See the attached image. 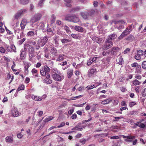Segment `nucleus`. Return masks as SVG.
<instances>
[{"label":"nucleus","instance_id":"54","mask_svg":"<svg viewBox=\"0 0 146 146\" xmlns=\"http://www.w3.org/2000/svg\"><path fill=\"white\" fill-rule=\"evenodd\" d=\"M51 52L53 53V54L56 55V54L57 52V50L55 48H53L51 49Z\"/></svg>","mask_w":146,"mask_h":146},{"label":"nucleus","instance_id":"4","mask_svg":"<svg viewBox=\"0 0 146 146\" xmlns=\"http://www.w3.org/2000/svg\"><path fill=\"white\" fill-rule=\"evenodd\" d=\"M113 45V42L111 41L110 39H107L105 41L102 48L103 49H107L110 48Z\"/></svg>","mask_w":146,"mask_h":146},{"label":"nucleus","instance_id":"52","mask_svg":"<svg viewBox=\"0 0 146 146\" xmlns=\"http://www.w3.org/2000/svg\"><path fill=\"white\" fill-rule=\"evenodd\" d=\"M92 62H93L92 60V58H91L88 60L87 64L88 66L90 65Z\"/></svg>","mask_w":146,"mask_h":146},{"label":"nucleus","instance_id":"25","mask_svg":"<svg viewBox=\"0 0 146 146\" xmlns=\"http://www.w3.org/2000/svg\"><path fill=\"white\" fill-rule=\"evenodd\" d=\"M47 32L48 34L52 36L55 33V31L52 30V29L50 28H48L47 29Z\"/></svg>","mask_w":146,"mask_h":146},{"label":"nucleus","instance_id":"18","mask_svg":"<svg viewBox=\"0 0 146 146\" xmlns=\"http://www.w3.org/2000/svg\"><path fill=\"white\" fill-rule=\"evenodd\" d=\"M73 70L72 69H68L67 70V74L68 78H70L73 74Z\"/></svg>","mask_w":146,"mask_h":146},{"label":"nucleus","instance_id":"33","mask_svg":"<svg viewBox=\"0 0 146 146\" xmlns=\"http://www.w3.org/2000/svg\"><path fill=\"white\" fill-rule=\"evenodd\" d=\"M133 25H130L129 26L126 28L125 29L130 33L131 32L132 30L133 27Z\"/></svg>","mask_w":146,"mask_h":146},{"label":"nucleus","instance_id":"46","mask_svg":"<svg viewBox=\"0 0 146 146\" xmlns=\"http://www.w3.org/2000/svg\"><path fill=\"white\" fill-rule=\"evenodd\" d=\"M114 119H113V121H117L119 119L123 118V117L122 116H121L119 117H114Z\"/></svg>","mask_w":146,"mask_h":146},{"label":"nucleus","instance_id":"45","mask_svg":"<svg viewBox=\"0 0 146 146\" xmlns=\"http://www.w3.org/2000/svg\"><path fill=\"white\" fill-rule=\"evenodd\" d=\"M55 16L54 15H52L51 18V22H50L51 23V24L53 23L55 21Z\"/></svg>","mask_w":146,"mask_h":146},{"label":"nucleus","instance_id":"37","mask_svg":"<svg viewBox=\"0 0 146 146\" xmlns=\"http://www.w3.org/2000/svg\"><path fill=\"white\" fill-rule=\"evenodd\" d=\"M64 55H60L58 58L56 59V61H62L64 59Z\"/></svg>","mask_w":146,"mask_h":146},{"label":"nucleus","instance_id":"31","mask_svg":"<svg viewBox=\"0 0 146 146\" xmlns=\"http://www.w3.org/2000/svg\"><path fill=\"white\" fill-rule=\"evenodd\" d=\"M23 11H19L15 15V17L16 19L18 18L23 13Z\"/></svg>","mask_w":146,"mask_h":146},{"label":"nucleus","instance_id":"7","mask_svg":"<svg viewBox=\"0 0 146 146\" xmlns=\"http://www.w3.org/2000/svg\"><path fill=\"white\" fill-rule=\"evenodd\" d=\"M143 52L141 50H139L137 51V54L135 56V58L137 60H140L141 58V56L143 55Z\"/></svg>","mask_w":146,"mask_h":146},{"label":"nucleus","instance_id":"58","mask_svg":"<svg viewBox=\"0 0 146 146\" xmlns=\"http://www.w3.org/2000/svg\"><path fill=\"white\" fill-rule=\"evenodd\" d=\"M107 97V96L104 95L100 96L98 98V99L100 100H101L102 99L105 98Z\"/></svg>","mask_w":146,"mask_h":146},{"label":"nucleus","instance_id":"21","mask_svg":"<svg viewBox=\"0 0 146 146\" xmlns=\"http://www.w3.org/2000/svg\"><path fill=\"white\" fill-rule=\"evenodd\" d=\"M72 22L74 23H77L79 22L80 19L78 17L75 15H72Z\"/></svg>","mask_w":146,"mask_h":146},{"label":"nucleus","instance_id":"48","mask_svg":"<svg viewBox=\"0 0 146 146\" xmlns=\"http://www.w3.org/2000/svg\"><path fill=\"white\" fill-rule=\"evenodd\" d=\"M64 1L67 3L66 5L68 7H70L71 6V5L70 3L71 2V0H64Z\"/></svg>","mask_w":146,"mask_h":146},{"label":"nucleus","instance_id":"59","mask_svg":"<svg viewBox=\"0 0 146 146\" xmlns=\"http://www.w3.org/2000/svg\"><path fill=\"white\" fill-rule=\"evenodd\" d=\"M126 121L131 124H132L133 123V120L131 119H126Z\"/></svg>","mask_w":146,"mask_h":146},{"label":"nucleus","instance_id":"53","mask_svg":"<svg viewBox=\"0 0 146 146\" xmlns=\"http://www.w3.org/2000/svg\"><path fill=\"white\" fill-rule=\"evenodd\" d=\"M142 67L143 69L146 68V61H143L141 64Z\"/></svg>","mask_w":146,"mask_h":146},{"label":"nucleus","instance_id":"40","mask_svg":"<svg viewBox=\"0 0 146 146\" xmlns=\"http://www.w3.org/2000/svg\"><path fill=\"white\" fill-rule=\"evenodd\" d=\"M20 3L23 5H26L29 3V0H21Z\"/></svg>","mask_w":146,"mask_h":146},{"label":"nucleus","instance_id":"3","mask_svg":"<svg viewBox=\"0 0 146 146\" xmlns=\"http://www.w3.org/2000/svg\"><path fill=\"white\" fill-rule=\"evenodd\" d=\"M114 23L116 25V27L118 29H122L124 28L123 25L125 24L126 22L124 20H120L118 21H114Z\"/></svg>","mask_w":146,"mask_h":146},{"label":"nucleus","instance_id":"6","mask_svg":"<svg viewBox=\"0 0 146 146\" xmlns=\"http://www.w3.org/2000/svg\"><path fill=\"white\" fill-rule=\"evenodd\" d=\"M121 136L124 139V141L127 143L132 142V140L135 137V136H126L123 135H122Z\"/></svg>","mask_w":146,"mask_h":146},{"label":"nucleus","instance_id":"41","mask_svg":"<svg viewBox=\"0 0 146 146\" xmlns=\"http://www.w3.org/2000/svg\"><path fill=\"white\" fill-rule=\"evenodd\" d=\"M134 39V36L131 35H130L128 37L126 38V40H129L130 41H131Z\"/></svg>","mask_w":146,"mask_h":146},{"label":"nucleus","instance_id":"63","mask_svg":"<svg viewBox=\"0 0 146 146\" xmlns=\"http://www.w3.org/2000/svg\"><path fill=\"white\" fill-rule=\"evenodd\" d=\"M94 87H95V85L93 84V85H91V86H90L89 87H88V86H87V87L86 88H88V90H91L92 89H93Z\"/></svg>","mask_w":146,"mask_h":146},{"label":"nucleus","instance_id":"1","mask_svg":"<svg viewBox=\"0 0 146 146\" xmlns=\"http://www.w3.org/2000/svg\"><path fill=\"white\" fill-rule=\"evenodd\" d=\"M50 71V68L47 65H44L42 69L40 70V73L42 76H44L45 75H50L49 74Z\"/></svg>","mask_w":146,"mask_h":146},{"label":"nucleus","instance_id":"49","mask_svg":"<svg viewBox=\"0 0 146 146\" xmlns=\"http://www.w3.org/2000/svg\"><path fill=\"white\" fill-rule=\"evenodd\" d=\"M40 29H43L44 27V25L43 22H41L39 25Z\"/></svg>","mask_w":146,"mask_h":146},{"label":"nucleus","instance_id":"36","mask_svg":"<svg viewBox=\"0 0 146 146\" xmlns=\"http://www.w3.org/2000/svg\"><path fill=\"white\" fill-rule=\"evenodd\" d=\"M96 72V70L95 69H92L89 71V76H91L94 74Z\"/></svg>","mask_w":146,"mask_h":146},{"label":"nucleus","instance_id":"28","mask_svg":"<svg viewBox=\"0 0 146 146\" xmlns=\"http://www.w3.org/2000/svg\"><path fill=\"white\" fill-rule=\"evenodd\" d=\"M60 40L63 44L66 43L71 41L70 40L65 38L61 39Z\"/></svg>","mask_w":146,"mask_h":146},{"label":"nucleus","instance_id":"34","mask_svg":"<svg viewBox=\"0 0 146 146\" xmlns=\"http://www.w3.org/2000/svg\"><path fill=\"white\" fill-rule=\"evenodd\" d=\"M88 13L81 12L80 13V15L83 18L86 19L88 18Z\"/></svg>","mask_w":146,"mask_h":146},{"label":"nucleus","instance_id":"17","mask_svg":"<svg viewBox=\"0 0 146 146\" xmlns=\"http://www.w3.org/2000/svg\"><path fill=\"white\" fill-rule=\"evenodd\" d=\"M92 40L98 43H100L103 42V39L102 38H99L96 36H93L92 38Z\"/></svg>","mask_w":146,"mask_h":146},{"label":"nucleus","instance_id":"8","mask_svg":"<svg viewBox=\"0 0 146 146\" xmlns=\"http://www.w3.org/2000/svg\"><path fill=\"white\" fill-rule=\"evenodd\" d=\"M11 113L13 116L15 117H18L21 113L16 108H13L11 110Z\"/></svg>","mask_w":146,"mask_h":146},{"label":"nucleus","instance_id":"38","mask_svg":"<svg viewBox=\"0 0 146 146\" xmlns=\"http://www.w3.org/2000/svg\"><path fill=\"white\" fill-rule=\"evenodd\" d=\"M25 88V86L24 85L21 84H20L17 90V91H19L21 90H24Z\"/></svg>","mask_w":146,"mask_h":146},{"label":"nucleus","instance_id":"14","mask_svg":"<svg viewBox=\"0 0 146 146\" xmlns=\"http://www.w3.org/2000/svg\"><path fill=\"white\" fill-rule=\"evenodd\" d=\"M83 7H80L79 6L76 7H74L70 10V12L71 13H74L80 10L83 9Z\"/></svg>","mask_w":146,"mask_h":146},{"label":"nucleus","instance_id":"39","mask_svg":"<svg viewBox=\"0 0 146 146\" xmlns=\"http://www.w3.org/2000/svg\"><path fill=\"white\" fill-rule=\"evenodd\" d=\"M11 52H16V48L14 45L13 44L11 45Z\"/></svg>","mask_w":146,"mask_h":146},{"label":"nucleus","instance_id":"24","mask_svg":"<svg viewBox=\"0 0 146 146\" xmlns=\"http://www.w3.org/2000/svg\"><path fill=\"white\" fill-rule=\"evenodd\" d=\"M112 101V100L110 98H108L102 101L101 103L102 104H108Z\"/></svg>","mask_w":146,"mask_h":146},{"label":"nucleus","instance_id":"62","mask_svg":"<svg viewBox=\"0 0 146 146\" xmlns=\"http://www.w3.org/2000/svg\"><path fill=\"white\" fill-rule=\"evenodd\" d=\"M117 129H119V127L117 126H112L110 127V129L111 131Z\"/></svg>","mask_w":146,"mask_h":146},{"label":"nucleus","instance_id":"15","mask_svg":"<svg viewBox=\"0 0 146 146\" xmlns=\"http://www.w3.org/2000/svg\"><path fill=\"white\" fill-rule=\"evenodd\" d=\"M129 33L128 32L127 30L125 29L123 31L122 33L119 37L118 39H122L125 36L127 35Z\"/></svg>","mask_w":146,"mask_h":146},{"label":"nucleus","instance_id":"50","mask_svg":"<svg viewBox=\"0 0 146 146\" xmlns=\"http://www.w3.org/2000/svg\"><path fill=\"white\" fill-rule=\"evenodd\" d=\"M141 94L143 97H145L146 96V88L142 91Z\"/></svg>","mask_w":146,"mask_h":146},{"label":"nucleus","instance_id":"61","mask_svg":"<svg viewBox=\"0 0 146 146\" xmlns=\"http://www.w3.org/2000/svg\"><path fill=\"white\" fill-rule=\"evenodd\" d=\"M136 104V102H131L129 103V106L130 107H132L133 106L135 105Z\"/></svg>","mask_w":146,"mask_h":146},{"label":"nucleus","instance_id":"9","mask_svg":"<svg viewBox=\"0 0 146 146\" xmlns=\"http://www.w3.org/2000/svg\"><path fill=\"white\" fill-rule=\"evenodd\" d=\"M32 31H29L27 34V36L29 37L34 36L37 35V31L36 29H33Z\"/></svg>","mask_w":146,"mask_h":146},{"label":"nucleus","instance_id":"55","mask_svg":"<svg viewBox=\"0 0 146 146\" xmlns=\"http://www.w3.org/2000/svg\"><path fill=\"white\" fill-rule=\"evenodd\" d=\"M139 65L138 64V63L136 62H134L131 64V66L133 67H136V68L139 66Z\"/></svg>","mask_w":146,"mask_h":146},{"label":"nucleus","instance_id":"47","mask_svg":"<svg viewBox=\"0 0 146 146\" xmlns=\"http://www.w3.org/2000/svg\"><path fill=\"white\" fill-rule=\"evenodd\" d=\"M24 64L25 65V67L29 68L31 66V64L28 62H24Z\"/></svg>","mask_w":146,"mask_h":146},{"label":"nucleus","instance_id":"12","mask_svg":"<svg viewBox=\"0 0 146 146\" xmlns=\"http://www.w3.org/2000/svg\"><path fill=\"white\" fill-rule=\"evenodd\" d=\"M27 20L25 19H23L21 22L20 26L21 30H24L27 25Z\"/></svg>","mask_w":146,"mask_h":146},{"label":"nucleus","instance_id":"64","mask_svg":"<svg viewBox=\"0 0 146 146\" xmlns=\"http://www.w3.org/2000/svg\"><path fill=\"white\" fill-rule=\"evenodd\" d=\"M31 72L33 74H36L38 72V71L35 68H33L32 69Z\"/></svg>","mask_w":146,"mask_h":146},{"label":"nucleus","instance_id":"57","mask_svg":"<svg viewBox=\"0 0 146 146\" xmlns=\"http://www.w3.org/2000/svg\"><path fill=\"white\" fill-rule=\"evenodd\" d=\"M5 51V49L3 47H0V52H1L2 53H4Z\"/></svg>","mask_w":146,"mask_h":146},{"label":"nucleus","instance_id":"44","mask_svg":"<svg viewBox=\"0 0 146 146\" xmlns=\"http://www.w3.org/2000/svg\"><path fill=\"white\" fill-rule=\"evenodd\" d=\"M25 52L21 51L20 54V58L21 60L25 58Z\"/></svg>","mask_w":146,"mask_h":146},{"label":"nucleus","instance_id":"19","mask_svg":"<svg viewBox=\"0 0 146 146\" xmlns=\"http://www.w3.org/2000/svg\"><path fill=\"white\" fill-rule=\"evenodd\" d=\"M74 29L76 31L80 33H82L84 31V29L79 26H76L74 28Z\"/></svg>","mask_w":146,"mask_h":146},{"label":"nucleus","instance_id":"16","mask_svg":"<svg viewBox=\"0 0 146 146\" xmlns=\"http://www.w3.org/2000/svg\"><path fill=\"white\" fill-rule=\"evenodd\" d=\"M120 50V48L117 47H113L111 48V54L115 55L116 53L118 52Z\"/></svg>","mask_w":146,"mask_h":146},{"label":"nucleus","instance_id":"2","mask_svg":"<svg viewBox=\"0 0 146 146\" xmlns=\"http://www.w3.org/2000/svg\"><path fill=\"white\" fill-rule=\"evenodd\" d=\"M42 17L41 14L40 13L35 14L31 18L30 22L33 23L36 22L40 20Z\"/></svg>","mask_w":146,"mask_h":146},{"label":"nucleus","instance_id":"13","mask_svg":"<svg viewBox=\"0 0 146 146\" xmlns=\"http://www.w3.org/2000/svg\"><path fill=\"white\" fill-rule=\"evenodd\" d=\"M53 79L57 81H61L62 79L61 76L58 74H54L52 75Z\"/></svg>","mask_w":146,"mask_h":146},{"label":"nucleus","instance_id":"20","mask_svg":"<svg viewBox=\"0 0 146 146\" xmlns=\"http://www.w3.org/2000/svg\"><path fill=\"white\" fill-rule=\"evenodd\" d=\"M31 98L33 100L37 101H40L42 100V98L40 97L36 96L34 95H32Z\"/></svg>","mask_w":146,"mask_h":146},{"label":"nucleus","instance_id":"22","mask_svg":"<svg viewBox=\"0 0 146 146\" xmlns=\"http://www.w3.org/2000/svg\"><path fill=\"white\" fill-rule=\"evenodd\" d=\"M135 73L136 74L139 73L141 74L142 73L140 65L138 66L136 68Z\"/></svg>","mask_w":146,"mask_h":146},{"label":"nucleus","instance_id":"42","mask_svg":"<svg viewBox=\"0 0 146 146\" xmlns=\"http://www.w3.org/2000/svg\"><path fill=\"white\" fill-rule=\"evenodd\" d=\"M64 29L66 31L67 33H68L70 34L71 33V31L70 30L69 28L66 26H65L64 27Z\"/></svg>","mask_w":146,"mask_h":146},{"label":"nucleus","instance_id":"35","mask_svg":"<svg viewBox=\"0 0 146 146\" xmlns=\"http://www.w3.org/2000/svg\"><path fill=\"white\" fill-rule=\"evenodd\" d=\"M132 82L133 84L135 86L139 85L141 83V82H140L136 79H135Z\"/></svg>","mask_w":146,"mask_h":146},{"label":"nucleus","instance_id":"32","mask_svg":"<svg viewBox=\"0 0 146 146\" xmlns=\"http://www.w3.org/2000/svg\"><path fill=\"white\" fill-rule=\"evenodd\" d=\"M54 117L52 116H48L47 117H46V119H45L44 121V122L46 123L47 122L52 120Z\"/></svg>","mask_w":146,"mask_h":146},{"label":"nucleus","instance_id":"29","mask_svg":"<svg viewBox=\"0 0 146 146\" xmlns=\"http://www.w3.org/2000/svg\"><path fill=\"white\" fill-rule=\"evenodd\" d=\"M72 15H68L65 18V20L68 21L72 22Z\"/></svg>","mask_w":146,"mask_h":146},{"label":"nucleus","instance_id":"10","mask_svg":"<svg viewBox=\"0 0 146 146\" xmlns=\"http://www.w3.org/2000/svg\"><path fill=\"white\" fill-rule=\"evenodd\" d=\"M46 78L44 79L43 80V82L47 84H50L52 83V80L50 79V75H45Z\"/></svg>","mask_w":146,"mask_h":146},{"label":"nucleus","instance_id":"27","mask_svg":"<svg viewBox=\"0 0 146 146\" xmlns=\"http://www.w3.org/2000/svg\"><path fill=\"white\" fill-rule=\"evenodd\" d=\"M24 47L26 51H28L33 47L31 46L29 44H26L24 45Z\"/></svg>","mask_w":146,"mask_h":146},{"label":"nucleus","instance_id":"43","mask_svg":"<svg viewBox=\"0 0 146 146\" xmlns=\"http://www.w3.org/2000/svg\"><path fill=\"white\" fill-rule=\"evenodd\" d=\"M5 47L7 51L8 52H11V47H10L9 45L7 44H5Z\"/></svg>","mask_w":146,"mask_h":146},{"label":"nucleus","instance_id":"30","mask_svg":"<svg viewBox=\"0 0 146 146\" xmlns=\"http://www.w3.org/2000/svg\"><path fill=\"white\" fill-rule=\"evenodd\" d=\"M117 36V35L115 34H113L109 36L107 39H110L111 41V40L114 39Z\"/></svg>","mask_w":146,"mask_h":146},{"label":"nucleus","instance_id":"60","mask_svg":"<svg viewBox=\"0 0 146 146\" xmlns=\"http://www.w3.org/2000/svg\"><path fill=\"white\" fill-rule=\"evenodd\" d=\"M84 90L85 88L84 86H80L78 89V90L80 92H82V90Z\"/></svg>","mask_w":146,"mask_h":146},{"label":"nucleus","instance_id":"5","mask_svg":"<svg viewBox=\"0 0 146 146\" xmlns=\"http://www.w3.org/2000/svg\"><path fill=\"white\" fill-rule=\"evenodd\" d=\"M48 40V38L46 36L41 37L38 40L37 44L40 45L41 46H43Z\"/></svg>","mask_w":146,"mask_h":146},{"label":"nucleus","instance_id":"56","mask_svg":"<svg viewBox=\"0 0 146 146\" xmlns=\"http://www.w3.org/2000/svg\"><path fill=\"white\" fill-rule=\"evenodd\" d=\"M135 78L138 80H140L142 78V76L140 75L136 74L135 75Z\"/></svg>","mask_w":146,"mask_h":146},{"label":"nucleus","instance_id":"51","mask_svg":"<svg viewBox=\"0 0 146 146\" xmlns=\"http://www.w3.org/2000/svg\"><path fill=\"white\" fill-rule=\"evenodd\" d=\"M71 36L72 38L76 39H78L79 37V35H77L72 34Z\"/></svg>","mask_w":146,"mask_h":146},{"label":"nucleus","instance_id":"11","mask_svg":"<svg viewBox=\"0 0 146 146\" xmlns=\"http://www.w3.org/2000/svg\"><path fill=\"white\" fill-rule=\"evenodd\" d=\"M28 51L29 52V56L30 58H32L35 56V54L34 53V50L33 47H31Z\"/></svg>","mask_w":146,"mask_h":146},{"label":"nucleus","instance_id":"23","mask_svg":"<svg viewBox=\"0 0 146 146\" xmlns=\"http://www.w3.org/2000/svg\"><path fill=\"white\" fill-rule=\"evenodd\" d=\"M13 138L11 136H7L5 138V141L6 142L11 143L13 141Z\"/></svg>","mask_w":146,"mask_h":146},{"label":"nucleus","instance_id":"26","mask_svg":"<svg viewBox=\"0 0 146 146\" xmlns=\"http://www.w3.org/2000/svg\"><path fill=\"white\" fill-rule=\"evenodd\" d=\"M97 11V10H91L88 12V14L89 15L92 16L94 15Z\"/></svg>","mask_w":146,"mask_h":146}]
</instances>
